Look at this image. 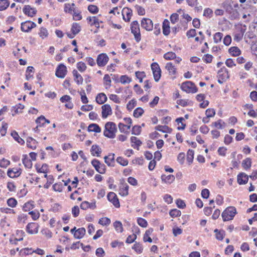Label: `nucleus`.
I'll return each mask as SVG.
<instances>
[{
  "label": "nucleus",
  "mask_w": 257,
  "mask_h": 257,
  "mask_svg": "<svg viewBox=\"0 0 257 257\" xmlns=\"http://www.w3.org/2000/svg\"><path fill=\"white\" fill-rule=\"evenodd\" d=\"M117 129L116 124L111 121L107 122L104 126L103 135L109 139H113L115 137Z\"/></svg>",
  "instance_id": "obj_1"
},
{
  "label": "nucleus",
  "mask_w": 257,
  "mask_h": 257,
  "mask_svg": "<svg viewBox=\"0 0 257 257\" xmlns=\"http://www.w3.org/2000/svg\"><path fill=\"white\" fill-rule=\"evenodd\" d=\"M236 214V210L234 207L230 206L226 208L222 213V217L224 221L233 219Z\"/></svg>",
  "instance_id": "obj_2"
},
{
  "label": "nucleus",
  "mask_w": 257,
  "mask_h": 257,
  "mask_svg": "<svg viewBox=\"0 0 257 257\" xmlns=\"http://www.w3.org/2000/svg\"><path fill=\"white\" fill-rule=\"evenodd\" d=\"M131 26V32L134 34L136 41L137 42H140L141 36L138 22L137 21L132 22Z\"/></svg>",
  "instance_id": "obj_3"
},
{
  "label": "nucleus",
  "mask_w": 257,
  "mask_h": 257,
  "mask_svg": "<svg viewBox=\"0 0 257 257\" xmlns=\"http://www.w3.org/2000/svg\"><path fill=\"white\" fill-rule=\"evenodd\" d=\"M181 89L187 93H194L197 91V88L194 83L189 81L182 83Z\"/></svg>",
  "instance_id": "obj_4"
},
{
  "label": "nucleus",
  "mask_w": 257,
  "mask_h": 257,
  "mask_svg": "<svg viewBox=\"0 0 257 257\" xmlns=\"http://www.w3.org/2000/svg\"><path fill=\"white\" fill-rule=\"evenodd\" d=\"M151 66L153 71L154 79L156 82H158L161 76V70L160 66L156 62L153 63Z\"/></svg>",
  "instance_id": "obj_5"
},
{
  "label": "nucleus",
  "mask_w": 257,
  "mask_h": 257,
  "mask_svg": "<svg viewBox=\"0 0 257 257\" xmlns=\"http://www.w3.org/2000/svg\"><path fill=\"white\" fill-rule=\"evenodd\" d=\"M91 164L95 170L100 174H104L105 172V166L97 159H93L91 161Z\"/></svg>",
  "instance_id": "obj_6"
},
{
  "label": "nucleus",
  "mask_w": 257,
  "mask_h": 257,
  "mask_svg": "<svg viewBox=\"0 0 257 257\" xmlns=\"http://www.w3.org/2000/svg\"><path fill=\"white\" fill-rule=\"evenodd\" d=\"M36 27V24L32 21H27L21 23V29L24 32L29 33L33 28Z\"/></svg>",
  "instance_id": "obj_7"
},
{
  "label": "nucleus",
  "mask_w": 257,
  "mask_h": 257,
  "mask_svg": "<svg viewBox=\"0 0 257 257\" xmlns=\"http://www.w3.org/2000/svg\"><path fill=\"white\" fill-rule=\"evenodd\" d=\"M67 72V68L63 64H60L56 69V76L60 78H63L65 77Z\"/></svg>",
  "instance_id": "obj_8"
},
{
  "label": "nucleus",
  "mask_w": 257,
  "mask_h": 257,
  "mask_svg": "<svg viewBox=\"0 0 257 257\" xmlns=\"http://www.w3.org/2000/svg\"><path fill=\"white\" fill-rule=\"evenodd\" d=\"M109 60L108 56L105 53H101L98 55L96 62L99 67H103L106 65Z\"/></svg>",
  "instance_id": "obj_9"
},
{
  "label": "nucleus",
  "mask_w": 257,
  "mask_h": 257,
  "mask_svg": "<svg viewBox=\"0 0 257 257\" xmlns=\"http://www.w3.org/2000/svg\"><path fill=\"white\" fill-rule=\"evenodd\" d=\"M141 27L147 31H152L153 28V22L149 18H143L141 21Z\"/></svg>",
  "instance_id": "obj_10"
},
{
  "label": "nucleus",
  "mask_w": 257,
  "mask_h": 257,
  "mask_svg": "<svg viewBox=\"0 0 257 257\" xmlns=\"http://www.w3.org/2000/svg\"><path fill=\"white\" fill-rule=\"evenodd\" d=\"M108 200L111 202L113 205L116 208H118L120 206L119 200L117 197L116 195L114 193L110 192L107 196Z\"/></svg>",
  "instance_id": "obj_11"
},
{
  "label": "nucleus",
  "mask_w": 257,
  "mask_h": 257,
  "mask_svg": "<svg viewBox=\"0 0 257 257\" xmlns=\"http://www.w3.org/2000/svg\"><path fill=\"white\" fill-rule=\"evenodd\" d=\"M39 225L35 222L29 223L26 226V231L30 234H36L38 232Z\"/></svg>",
  "instance_id": "obj_12"
},
{
  "label": "nucleus",
  "mask_w": 257,
  "mask_h": 257,
  "mask_svg": "<svg viewBox=\"0 0 257 257\" xmlns=\"http://www.w3.org/2000/svg\"><path fill=\"white\" fill-rule=\"evenodd\" d=\"M23 13L29 17H33L37 13V10L29 5H25L23 9Z\"/></svg>",
  "instance_id": "obj_13"
},
{
  "label": "nucleus",
  "mask_w": 257,
  "mask_h": 257,
  "mask_svg": "<svg viewBox=\"0 0 257 257\" xmlns=\"http://www.w3.org/2000/svg\"><path fill=\"white\" fill-rule=\"evenodd\" d=\"M226 11L229 13L231 20H236L239 18V13L236 10L233 9L231 6H228L227 7Z\"/></svg>",
  "instance_id": "obj_14"
},
{
  "label": "nucleus",
  "mask_w": 257,
  "mask_h": 257,
  "mask_svg": "<svg viewBox=\"0 0 257 257\" xmlns=\"http://www.w3.org/2000/svg\"><path fill=\"white\" fill-rule=\"evenodd\" d=\"M102 117L106 118L108 115L112 113V110L109 104H104L102 106Z\"/></svg>",
  "instance_id": "obj_15"
},
{
  "label": "nucleus",
  "mask_w": 257,
  "mask_h": 257,
  "mask_svg": "<svg viewBox=\"0 0 257 257\" xmlns=\"http://www.w3.org/2000/svg\"><path fill=\"white\" fill-rule=\"evenodd\" d=\"M21 174V169L17 168L9 169L7 172L8 176L12 178H15L19 176Z\"/></svg>",
  "instance_id": "obj_16"
},
{
  "label": "nucleus",
  "mask_w": 257,
  "mask_h": 257,
  "mask_svg": "<svg viewBox=\"0 0 257 257\" xmlns=\"http://www.w3.org/2000/svg\"><path fill=\"white\" fill-rule=\"evenodd\" d=\"M87 21L89 23L91 26H94L97 29L100 27V23H102L96 17H89L87 18Z\"/></svg>",
  "instance_id": "obj_17"
},
{
  "label": "nucleus",
  "mask_w": 257,
  "mask_h": 257,
  "mask_svg": "<svg viewBox=\"0 0 257 257\" xmlns=\"http://www.w3.org/2000/svg\"><path fill=\"white\" fill-rule=\"evenodd\" d=\"M248 176L244 173H240L237 175V182L239 185L245 184L247 183Z\"/></svg>",
  "instance_id": "obj_18"
},
{
  "label": "nucleus",
  "mask_w": 257,
  "mask_h": 257,
  "mask_svg": "<svg viewBox=\"0 0 257 257\" xmlns=\"http://www.w3.org/2000/svg\"><path fill=\"white\" fill-rule=\"evenodd\" d=\"M131 142L132 143V147L138 150H139V147L142 144V142L136 137H132L131 138Z\"/></svg>",
  "instance_id": "obj_19"
},
{
  "label": "nucleus",
  "mask_w": 257,
  "mask_h": 257,
  "mask_svg": "<svg viewBox=\"0 0 257 257\" xmlns=\"http://www.w3.org/2000/svg\"><path fill=\"white\" fill-rule=\"evenodd\" d=\"M114 156V154L111 153L104 157V162L108 166H113Z\"/></svg>",
  "instance_id": "obj_20"
},
{
  "label": "nucleus",
  "mask_w": 257,
  "mask_h": 257,
  "mask_svg": "<svg viewBox=\"0 0 257 257\" xmlns=\"http://www.w3.org/2000/svg\"><path fill=\"white\" fill-rule=\"evenodd\" d=\"M122 13L123 20L125 22L130 21L132 15V11L130 9L124 8L123 9Z\"/></svg>",
  "instance_id": "obj_21"
},
{
  "label": "nucleus",
  "mask_w": 257,
  "mask_h": 257,
  "mask_svg": "<svg viewBox=\"0 0 257 257\" xmlns=\"http://www.w3.org/2000/svg\"><path fill=\"white\" fill-rule=\"evenodd\" d=\"M163 33L165 36H168L170 32V23L169 21L165 19L163 23Z\"/></svg>",
  "instance_id": "obj_22"
},
{
  "label": "nucleus",
  "mask_w": 257,
  "mask_h": 257,
  "mask_svg": "<svg viewBox=\"0 0 257 257\" xmlns=\"http://www.w3.org/2000/svg\"><path fill=\"white\" fill-rule=\"evenodd\" d=\"M86 233L85 228L81 227L77 229L74 233V237L76 239L82 238Z\"/></svg>",
  "instance_id": "obj_23"
},
{
  "label": "nucleus",
  "mask_w": 257,
  "mask_h": 257,
  "mask_svg": "<svg viewBox=\"0 0 257 257\" xmlns=\"http://www.w3.org/2000/svg\"><path fill=\"white\" fill-rule=\"evenodd\" d=\"M95 100L97 103L102 104L107 101V98L104 93H100L97 95Z\"/></svg>",
  "instance_id": "obj_24"
},
{
  "label": "nucleus",
  "mask_w": 257,
  "mask_h": 257,
  "mask_svg": "<svg viewBox=\"0 0 257 257\" xmlns=\"http://www.w3.org/2000/svg\"><path fill=\"white\" fill-rule=\"evenodd\" d=\"M73 75L74 77V80L78 85L82 84L83 79L81 75L78 73L76 70H73L72 71Z\"/></svg>",
  "instance_id": "obj_25"
},
{
  "label": "nucleus",
  "mask_w": 257,
  "mask_h": 257,
  "mask_svg": "<svg viewBox=\"0 0 257 257\" xmlns=\"http://www.w3.org/2000/svg\"><path fill=\"white\" fill-rule=\"evenodd\" d=\"M37 144V141L32 138L28 137L27 139V145L28 147L34 150L36 148Z\"/></svg>",
  "instance_id": "obj_26"
},
{
  "label": "nucleus",
  "mask_w": 257,
  "mask_h": 257,
  "mask_svg": "<svg viewBox=\"0 0 257 257\" xmlns=\"http://www.w3.org/2000/svg\"><path fill=\"white\" fill-rule=\"evenodd\" d=\"M129 186L126 183L122 184L121 187L119 189V194L122 196H126L128 194Z\"/></svg>",
  "instance_id": "obj_27"
},
{
  "label": "nucleus",
  "mask_w": 257,
  "mask_h": 257,
  "mask_svg": "<svg viewBox=\"0 0 257 257\" xmlns=\"http://www.w3.org/2000/svg\"><path fill=\"white\" fill-rule=\"evenodd\" d=\"M101 131V128L96 123H91L88 127V131L89 132L100 133Z\"/></svg>",
  "instance_id": "obj_28"
},
{
  "label": "nucleus",
  "mask_w": 257,
  "mask_h": 257,
  "mask_svg": "<svg viewBox=\"0 0 257 257\" xmlns=\"http://www.w3.org/2000/svg\"><path fill=\"white\" fill-rule=\"evenodd\" d=\"M81 30V27L78 23H74L72 24L71 28V32L74 35H76L78 34L80 32Z\"/></svg>",
  "instance_id": "obj_29"
},
{
  "label": "nucleus",
  "mask_w": 257,
  "mask_h": 257,
  "mask_svg": "<svg viewBox=\"0 0 257 257\" xmlns=\"http://www.w3.org/2000/svg\"><path fill=\"white\" fill-rule=\"evenodd\" d=\"M91 155L93 156H100L101 153V149L97 145H93L91 148Z\"/></svg>",
  "instance_id": "obj_30"
},
{
  "label": "nucleus",
  "mask_w": 257,
  "mask_h": 257,
  "mask_svg": "<svg viewBox=\"0 0 257 257\" xmlns=\"http://www.w3.org/2000/svg\"><path fill=\"white\" fill-rule=\"evenodd\" d=\"M218 74L219 76L224 79L229 77L228 70L225 67L221 68L220 70L218 71Z\"/></svg>",
  "instance_id": "obj_31"
},
{
  "label": "nucleus",
  "mask_w": 257,
  "mask_h": 257,
  "mask_svg": "<svg viewBox=\"0 0 257 257\" xmlns=\"http://www.w3.org/2000/svg\"><path fill=\"white\" fill-rule=\"evenodd\" d=\"M161 179L164 182L167 184H171L175 180V177L172 175H169L168 176L162 175L161 176Z\"/></svg>",
  "instance_id": "obj_32"
},
{
  "label": "nucleus",
  "mask_w": 257,
  "mask_h": 257,
  "mask_svg": "<svg viewBox=\"0 0 257 257\" xmlns=\"http://www.w3.org/2000/svg\"><path fill=\"white\" fill-rule=\"evenodd\" d=\"M12 137L20 145H24L25 144V141L23 140L18 135V134L15 131H14L11 133Z\"/></svg>",
  "instance_id": "obj_33"
},
{
  "label": "nucleus",
  "mask_w": 257,
  "mask_h": 257,
  "mask_svg": "<svg viewBox=\"0 0 257 257\" xmlns=\"http://www.w3.org/2000/svg\"><path fill=\"white\" fill-rule=\"evenodd\" d=\"M23 163L26 168L30 169L32 167V163L27 155H24L22 159Z\"/></svg>",
  "instance_id": "obj_34"
},
{
  "label": "nucleus",
  "mask_w": 257,
  "mask_h": 257,
  "mask_svg": "<svg viewBox=\"0 0 257 257\" xmlns=\"http://www.w3.org/2000/svg\"><path fill=\"white\" fill-rule=\"evenodd\" d=\"M229 53L233 56H237L240 54L241 51L237 47H231L229 49Z\"/></svg>",
  "instance_id": "obj_35"
},
{
  "label": "nucleus",
  "mask_w": 257,
  "mask_h": 257,
  "mask_svg": "<svg viewBox=\"0 0 257 257\" xmlns=\"http://www.w3.org/2000/svg\"><path fill=\"white\" fill-rule=\"evenodd\" d=\"M166 69L168 71L170 75H174L176 73V68L172 63L169 62L166 64Z\"/></svg>",
  "instance_id": "obj_36"
},
{
  "label": "nucleus",
  "mask_w": 257,
  "mask_h": 257,
  "mask_svg": "<svg viewBox=\"0 0 257 257\" xmlns=\"http://www.w3.org/2000/svg\"><path fill=\"white\" fill-rule=\"evenodd\" d=\"M104 85L106 89H108L111 86V79L108 74H105L103 77Z\"/></svg>",
  "instance_id": "obj_37"
},
{
  "label": "nucleus",
  "mask_w": 257,
  "mask_h": 257,
  "mask_svg": "<svg viewBox=\"0 0 257 257\" xmlns=\"http://www.w3.org/2000/svg\"><path fill=\"white\" fill-rule=\"evenodd\" d=\"M155 129L163 133H170L171 131V128L167 125H159L156 126Z\"/></svg>",
  "instance_id": "obj_38"
},
{
  "label": "nucleus",
  "mask_w": 257,
  "mask_h": 257,
  "mask_svg": "<svg viewBox=\"0 0 257 257\" xmlns=\"http://www.w3.org/2000/svg\"><path fill=\"white\" fill-rule=\"evenodd\" d=\"M113 227L117 232H122L123 230L122 224L119 221H115L113 223Z\"/></svg>",
  "instance_id": "obj_39"
},
{
  "label": "nucleus",
  "mask_w": 257,
  "mask_h": 257,
  "mask_svg": "<svg viewBox=\"0 0 257 257\" xmlns=\"http://www.w3.org/2000/svg\"><path fill=\"white\" fill-rule=\"evenodd\" d=\"M251 159L249 158H246L243 160L242 163V166L245 170L249 169L251 167Z\"/></svg>",
  "instance_id": "obj_40"
},
{
  "label": "nucleus",
  "mask_w": 257,
  "mask_h": 257,
  "mask_svg": "<svg viewBox=\"0 0 257 257\" xmlns=\"http://www.w3.org/2000/svg\"><path fill=\"white\" fill-rule=\"evenodd\" d=\"M34 68L32 66H28L26 72V79L29 80L30 78L33 77V74H31V73H34Z\"/></svg>",
  "instance_id": "obj_41"
},
{
  "label": "nucleus",
  "mask_w": 257,
  "mask_h": 257,
  "mask_svg": "<svg viewBox=\"0 0 257 257\" xmlns=\"http://www.w3.org/2000/svg\"><path fill=\"white\" fill-rule=\"evenodd\" d=\"M34 207L33 202H28L25 203L23 206V210L24 211H29Z\"/></svg>",
  "instance_id": "obj_42"
},
{
  "label": "nucleus",
  "mask_w": 257,
  "mask_h": 257,
  "mask_svg": "<svg viewBox=\"0 0 257 257\" xmlns=\"http://www.w3.org/2000/svg\"><path fill=\"white\" fill-rule=\"evenodd\" d=\"M75 10V8L71 7L70 4L67 3L64 5V11L66 13L72 14Z\"/></svg>",
  "instance_id": "obj_43"
},
{
  "label": "nucleus",
  "mask_w": 257,
  "mask_h": 257,
  "mask_svg": "<svg viewBox=\"0 0 257 257\" xmlns=\"http://www.w3.org/2000/svg\"><path fill=\"white\" fill-rule=\"evenodd\" d=\"M214 232L216 233V238L217 239L221 240L224 238L225 235V232L223 230H219L217 229L214 230Z\"/></svg>",
  "instance_id": "obj_44"
},
{
  "label": "nucleus",
  "mask_w": 257,
  "mask_h": 257,
  "mask_svg": "<svg viewBox=\"0 0 257 257\" xmlns=\"http://www.w3.org/2000/svg\"><path fill=\"white\" fill-rule=\"evenodd\" d=\"M10 5L8 0H0V11L7 9Z\"/></svg>",
  "instance_id": "obj_45"
},
{
  "label": "nucleus",
  "mask_w": 257,
  "mask_h": 257,
  "mask_svg": "<svg viewBox=\"0 0 257 257\" xmlns=\"http://www.w3.org/2000/svg\"><path fill=\"white\" fill-rule=\"evenodd\" d=\"M132 248L134 249L137 253H141L143 252V248L142 244L139 242H136L134 244Z\"/></svg>",
  "instance_id": "obj_46"
},
{
  "label": "nucleus",
  "mask_w": 257,
  "mask_h": 257,
  "mask_svg": "<svg viewBox=\"0 0 257 257\" xmlns=\"http://www.w3.org/2000/svg\"><path fill=\"white\" fill-rule=\"evenodd\" d=\"M236 32L243 36L246 30V26L245 25L239 24L236 26Z\"/></svg>",
  "instance_id": "obj_47"
},
{
  "label": "nucleus",
  "mask_w": 257,
  "mask_h": 257,
  "mask_svg": "<svg viewBox=\"0 0 257 257\" xmlns=\"http://www.w3.org/2000/svg\"><path fill=\"white\" fill-rule=\"evenodd\" d=\"M194 152L192 150H189L187 154V160L189 164L193 162L194 158Z\"/></svg>",
  "instance_id": "obj_48"
},
{
  "label": "nucleus",
  "mask_w": 257,
  "mask_h": 257,
  "mask_svg": "<svg viewBox=\"0 0 257 257\" xmlns=\"http://www.w3.org/2000/svg\"><path fill=\"white\" fill-rule=\"evenodd\" d=\"M110 219L107 217L101 218L98 221L99 224L103 226L108 225L110 224Z\"/></svg>",
  "instance_id": "obj_49"
},
{
  "label": "nucleus",
  "mask_w": 257,
  "mask_h": 257,
  "mask_svg": "<svg viewBox=\"0 0 257 257\" xmlns=\"http://www.w3.org/2000/svg\"><path fill=\"white\" fill-rule=\"evenodd\" d=\"M142 132L141 126L136 125L134 126L132 128V134L133 135L138 136L140 135Z\"/></svg>",
  "instance_id": "obj_50"
},
{
  "label": "nucleus",
  "mask_w": 257,
  "mask_h": 257,
  "mask_svg": "<svg viewBox=\"0 0 257 257\" xmlns=\"http://www.w3.org/2000/svg\"><path fill=\"white\" fill-rule=\"evenodd\" d=\"M144 111L141 107H138L135 109L133 113V115L136 118H139L143 114Z\"/></svg>",
  "instance_id": "obj_51"
},
{
  "label": "nucleus",
  "mask_w": 257,
  "mask_h": 257,
  "mask_svg": "<svg viewBox=\"0 0 257 257\" xmlns=\"http://www.w3.org/2000/svg\"><path fill=\"white\" fill-rule=\"evenodd\" d=\"M73 17V20L75 21H80L82 19V17L81 15V12L75 10L72 14Z\"/></svg>",
  "instance_id": "obj_52"
},
{
  "label": "nucleus",
  "mask_w": 257,
  "mask_h": 257,
  "mask_svg": "<svg viewBox=\"0 0 257 257\" xmlns=\"http://www.w3.org/2000/svg\"><path fill=\"white\" fill-rule=\"evenodd\" d=\"M116 162L120 165L123 166H126L127 165L128 162L126 159H124L121 157H118L116 159Z\"/></svg>",
  "instance_id": "obj_53"
},
{
  "label": "nucleus",
  "mask_w": 257,
  "mask_h": 257,
  "mask_svg": "<svg viewBox=\"0 0 257 257\" xmlns=\"http://www.w3.org/2000/svg\"><path fill=\"white\" fill-rule=\"evenodd\" d=\"M169 214L172 217H176L180 216L181 214V212L179 210L174 209L170 210Z\"/></svg>",
  "instance_id": "obj_54"
},
{
  "label": "nucleus",
  "mask_w": 257,
  "mask_h": 257,
  "mask_svg": "<svg viewBox=\"0 0 257 257\" xmlns=\"http://www.w3.org/2000/svg\"><path fill=\"white\" fill-rule=\"evenodd\" d=\"M223 35L222 33L220 32L216 33L213 37L214 42L215 43H218L220 42L221 40V39L223 37Z\"/></svg>",
  "instance_id": "obj_55"
},
{
  "label": "nucleus",
  "mask_w": 257,
  "mask_h": 257,
  "mask_svg": "<svg viewBox=\"0 0 257 257\" xmlns=\"http://www.w3.org/2000/svg\"><path fill=\"white\" fill-rule=\"evenodd\" d=\"M176 54L172 52H169L166 53L164 55V58L166 60H172L176 58Z\"/></svg>",
  "instance_id": "obj_56"
},
{
  "label": "nucleus",
  "mask_w": 257,
  "mask_h": 257,
  "mask_svg": "<svg viewBox=\"0 0 257 257\" xmlns=\"http://www.w3.org/2000/svg\"><path fill=\"white\" fill-rule=\"evenodd\" d=\"M39 35L40 37H41L42 39L47 37L48 35V32L47 30L45 28L42 27L40 30Z\"/></svg>",
  "instance_id": "obj_57"
},
{
  "label": "nucleus",
  "mask_w": 257,
  "mask_h": 257,
  "mask_svg": "<svg viewBox=\"0 0 257 257\" xmlns=\"http://www.w3.org/2000/svg\"><path fill=\"white\" fill-rule=\"evenodd\" d=\"M137 223L142 227H146L148 225L147 220L143 218L139 217L137 219Z\"/></svg>",
  "instance_id": "obj_58"
},
{
  "label": "nucleus",
  "mask_w": 257,
  "mask_h": 257,
  "mask_svg": "<svg viewBox=\"0 0 257 257\" xmlns=\"http://www.w3.org/2000/svg\"><path fill=\"white\" fill-rule=\"evenodd\" d=\"M17 201L14 198H10L7 200V204L8 206L11 207H15L17 204Z\"/></svg>",
  "instance_id": "obj_59"
},
{
  "label": "nucleus",
  "mask_w": 257,
  "mask_h": 257,
  "mask_svg": "<svg viewBox=\"0 0 257 257\" xmlns=\"http://www.w3.org/2000/svg\"><path fill=\"white\" fill-rule=\"evenodd\" d=\"M137 105V101L135 99L130 101L126 105V108L128 110L133 109Z\"/></svg>",
  "instance_id": "obj_60"
},
{
  "label": "nucleus",
  "mask_w": 257,
  "mask_h": 257,
  "mask_svg": "<svg viewBox=\"0 0 257 257\" xmlns=\"http://www.w3.org/2000/svg\"><path fill=\"white\" fill-rule=\"evenodd\" d=\"M10 164V161L7 159L3 158L0 160V167L6 168Z\"/></svg>",
  "instance_id": "obj_61"
},
{
  "label": "nucleus",
  "mask_w": 257,
  "mask_h": 257,
  "mask_svg": "<svg viewBox=\"0 0 257 257\" xmlns=\"http://www.w3.org/2000/svg\"><path fill=\"white\" fill-rule=\"evenodd\" d=\"M88 11L93 14H97L98 12V8L97 6L95 5H89L88 7Z\"/></svg>",
  "instance_id": "obj_62"
},
{
  "label": "nucleus",
  "mask_w": 257,
  "mask_h": 257,
  "mask_svg": "<svg viewBox=\"0 0 257 257\" xmlns=\"http://www.w3.org/2000/svg\"><path fill=\"white\" fill-rule=\"evenodd\" d=\"M44 121H45L44 120V116L43 115H41L36 119V123L38 124V126H39V127H41V126H43L44 125L45 123H44Z\"/></svg>",
  "instance_id": "obj_63"
},
{
  "label": "nucleus",
  "mask_w": 257,
  "mask_h": 257,
  "mask_svg": "<svg viewBox=\"0 0 257 257\" xmlns=\"http://www.w3.org/2000/svg\"><path fill=\"white\" fill-rule=\"evenodd\" d=\"M77 68L80 72H83L86 70V66L84 62H79L77 64Z\"/></svg>",
  "instance_id": "obj_64"
}]
</instances>
